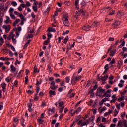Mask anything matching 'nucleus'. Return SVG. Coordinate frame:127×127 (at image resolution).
<instances>
[{
	"mask_svg": "<svg viewBox=\"0 0 127 127\" xmlns=\"http://www.w3.org/2000/svg\"><path fill=\"white\" fill-rule=\"evenodd\" d=\"M122 126L123 123L121 121H120L117 124V127H122Z\"/></svg>",
	"mask_w": 127,
	"mask_h": 127,
	"instance_id": "473e14b6",
	"label": "nucleus"
},
{
	"mask_svg": "<svg viewBox=\"0 0 127 127\" xmlns=\"http://www.w3.org/2000/svg\"><path fill=\"white\" fill-rule=\"evenodd\" d=\"M118 66L119 67V68H121V66L123 65V61L120 60L118 62Z\"/></svg>",
	"mask_w": 127,
	"mask_h": 127,
	"instance_id": "a211bd4d",
	"label": "nucleus"
},
{
	"mask_svg": "<svg viewBox=\"0 0 127 127\" xmlns=\"http://www.w3.org/2000/svg\"><path fill=\"white\" fill-rule=\"evenodd\" d=\"M14 37H15V34H13V36H12V40L13 41V43L14 44H16V39H15Z\"/></svg>",
	"mask_w": 127,
	"mask_h": 127,
	"instance_id": "ddd939ff",
	"label": "nucleus"
},
{
	"mask_svg": "<svg viewBox=\"0 0 127 127\" xmlns=\"http://www.w3.org/2000/svg\"><path fill=\"white\" fill-rule=\"evenodd\" d=\"M19 21H20V19H16L15 21L13 23V26H15V25H16V24H17V23H18Z\"/></svg>",
	"mask_w": 127,
	"mask_h": 127,
	"instance_id": "6ab92c4d",
	"label": "nucleus"
},
{
	"mask_svg": "<svg viewBox=\"0 0 127 127\" xmlns=\"http://www.w3.org/2000/svg\"><path fill=\"white\" fill-rule=\"evenodd\" d=\"M37 4H38V2L36 1V0L35 1H34L33 6L37 5Z\"/></svg>",
	"mask_w": 127,
	"mask_h": 127,
	"instance_id": "69168bd1",
	"label": "nucleus"
},
{
	"mask_svg": "<svg viewBox=\"0 0 127 127\" xmlns=\"http://www.w3.org/2000/svg\"><path fill=\"white\" fill-rule=\"evenodd\" d=\"M92 25H94L96 27H98V26L100 25V23L99 22H94Z\"/></svg>",
	"mask_w": 127,
	"mask_h": 127,
	"instance_id": "412c9836",
	"label": "nucleus"
},
{
	"mask_svg": "<svg viewBox=\"0 0 127 127\" xmlns=\"http://www.w3.org/2000/svg\"><path fill=\"white\" fill-rule=\"evenodd\" d=\"M111 93H112V90L111 89H109L105 93H104V96L107 97V98H110V97L111 96Z\"/></svg>",
	"mask_w": 127,
	"mask_h": 127,
	"instance_id": "7ed1b4c3",
	"label": "nucleus"
},
{
	"mask_svg": "<svg viewBox=\"0 0 127 127\" xmlns=\"http://www.w3.org/2000/svg\"><path fill=\"white\" fill-rule=\"evenodd\" d=\"M39 70L37 71V68H36V65L34 66V73H38Z\"/></svg>",
	"mask_w": 127,
	"mask_h": 127,
	"instance_id": "72a5a7b5",
	"label": "nucleus"
},
{
	"mask_svg": "<svg viewBox=\"0 0 127 127\" xmlns=\"http://www.w3.org/2000/svg\"><path fill=\"white\" fill-rule=\"evenodd\" d=\"M115 40V39L113 37H110L109 38L108 41H114Z\"/></svg>",
	"mask_w": 127,
	"mask_h": 127,
	"instance_id": "4d7b16f0",
	"label": "nucleus"
},
{
	"mask_svg": "<svg viewBox=\"0 0 127 127\" xmlns=\"http://www.w3.org/2000/svg\"><path fill=\"white\" fill-rule=\"evenodd\" d=\"M50 41V40H48V39H47V40L44 42L43 44H44V45H47L48 44V42H49Z\"/></svg>",
	"mask_w": 127,
	"mask_h": 127,
	"instance_id": "4c0bfd02",
	"label": "nucleus"
},
{
	"mask_svg": "<svg viewBox=\"0 0 127 127\" xmlns=\"http://www.w3.org/2000/svg\"><path fill=\"white\" fill-rule=\"evenodd\" d=\"M101 121V117H98L96 120V123H99Z\"/></svg>",
	"mask_w": 127,
	"mask_h": 127,
	"instance_id": "0e129e2a",
	"label": "nucleus"
},
{
	"mask_svg": "<svg viewBox=\"0 0 127 127\" xmlns=\"http://www.w3.org/2000/svg\"><path fill=\"white\" fill-rule=\"evenodd\" d=\"M79 12L78 11H76L75 12V17L76 18V19H78V16H79Z\"/></svg>",
	"mask_w": 127,
	"mask_h": 127,
	"instance_id": "864d4df0",
	"label": "nucleus"
},
{
	"mask_svg": "<svg viewBox=\"0 0 127 127\" xmlns=\"http://www.w3.org/2000/svg\"><path fill=\"white\" fill-rule=\"evenodd\" d=\"M25 81V84L26 85L28 82V76H26Z\"/></svg>",
	"mask_w": 127,
	"mask_h": 127,
	"instance_id": "de8ad7c7",
	"label": "nucleus"
},
{
	"mask_svg": "<svg viewBox=\"0 0 127 127\" xmlns=\"http://www.w3.org/2000/svg\"><path fill=\"white\" fill-rule=\"evenodd\" d=\"M3 28L5 29V32L8 33V32H9V31H10V28H11V26H10V25H7V26L5 25H4L3 26Z\"/></svg>",
	"mask_w": 127,
	"mask_h": 127,
	"instance_id": "f03ea898",
	"label": "nucleus"
},
{
	"mask_svg": "<svg viewBox=\"0 0 127 127\" xmlns=\"http://www.w3.org/2000/svg\"><path fill=\"white\" fill-rule=\"evenodd\" d=\"M13 11H14V9L13 8H10L9 13L10 14H13Z\"/></svg>",
	"mask_w": 127,
	"mask_h": 127,
	"instance_id": "c85d7f7f",
	"label": "nucleus"
},
{
	"mask_svg": "<svg viewBox=\"0 0 127 127\" xmlns=\"http://www.w3.org/2000/svg\"><path fill=\"white\" fill-rule=\"evenodd\" d=\"M112 100H114L115 101H117V98L116 97V94H114L111 96Z\"/></svg>",
	"mask_w": 127,
	"mask_h": 127,
	"instance_id": "7c9ffc66",
	"label": "nucleus"
},
{
	"mask_svg": "<svg viewBox=\"0 0 127 127\" xmlns=\"http://www.w3.org/2000/svg\"><path fill=\"white\" fill-rule=\"evenodd\" d=\"M82 30L89 31V30H91V26L88 25H85L82 27Z\"/></svg>",
	"mask_w": 127,
	"mask_h": 127,
	"instance_id": "20e7f679",
	"label": "nucleus"
},
{
	"mask_svg": "<svg viewBox=\"0 0 127 127\" xmlns=\"http://www.w3.org/2000/svg\"><path fill=\"white\" fill-rule=\"evenodd\" d=\"M11 4L13 6H16L17 5V3L15 1L12 2Z\"/></svg>",
	"mask_w": 127,
	"mask_h": 127,
	"instance_id": "37998d69",
	"label": "nucleus"
},
{
	"mask_svg": "<svg viewBox=\"0 0 127 127\" xmlns=\"http://www.w3.org/2000/svg\"><path fill=\"white\" fill-rule=\"evenodd\" d=\"M49 94L50 97H52V96H55L56 92H55V91L50 90L49 91Z\"/></svg>",
	"mask_w": 127,
	"mask_h": 127,
	"instance_id": "6e6552de",
	"label": "nucleus"
},
{
	"mask_svg": "<svg viewBox=\"0 0 127 127\" xmlns=\"http://www.w3.org/2000/svg\"><path fill=\"white\" fill-rule=\"evenodd\" d=\"M5 23H11V20H10V18L9 17H6V20L4 21Z\"/></svg>",
	"mask_w": 127,
	"mask_h": 127,
	"instance_id": "f8f14e48",
	"label": "nucleus"
},
{
	"mask_svg": "<svg viewBox=\"0 0 127 127\" xmlns=\"http://www.w3.org/2000/svg\"><path fill=\"white\" fill-rule=\"evenodd\" d=\"M31 5V4H30V2L27 1L26 2V6L27 7H29Z\"/></svg>",
	"mask_w": 127,
	"mask_h": 127,
	"instance_id": "c9c22d12",
	"label": "nucleus"
},
{
	"mask_svg": "<svg viewBox=\"0 0 127 127\" xmlns=\"http://www.w3.org/2000/svg\"><path fill=\"white\" fill-rule=\"evenodd\" d=\"M116 63V61H115V59H113L112 60V61L110 62L109 64L111 65V64H114Z\"/></svg>",
	"mask_w": 127,
	"mask_h": 127,
	"instance_id": "ea45409f",
	"label": "nucleus"
},
{
	"mask_svg": "<svg viewBox=\"0 0 127 127\" xmlns=\"http://www.w3.org/2000/svg\"><path fill=\"white\" fill-rule=\"evenodd\" d=\"M122 125H126V124H127V121H126V120H123L122 121Z\"/></svg>",
	"mask_w": 127,
	"mask_h": 127,
	"instance_id": "052dcab7",
	"label": "nucleus"
},
{
	"mask_svg": "<svg viewBox=\"0 0 127 127\" xmlns=\"http://www.w3.org/2000/svg\"><path fill=\"white\" fill-rule=\"evenodd\" d=\"M13 34V31H11L10 35L7 37L8 40H10L12 38Z\"/></svg>",
	"mask_w": 127,
	"mask_h": 127,
	"instance_id": "1a4fd4ad",
	"label": "nucleus"
},
{
	"mask_svg": "<svg viewBox=\"0 0 127 127\" xmlns=\"http://www.w3.org/2000/svg\"><path fill=\"white\" fill-rule=\"evenodd\" d=\"M81 78H82V76H78L77 77H75L74 78V80L75 81H79L81 79Z\"/></svg>",
	"mask_w": 127,
	"mask_h": 127,
	"instance_id": "2f4dec72",
	"label": "nucleus"
},
{
	"mask_svg": "<svg viewBox=\"0 0 127 127\" xmlns=\"http://www.w3.org/2000/svg\"><path fill=\"white\" fill-rule=\"evenodd\" d=\"M89 124V120H87V122H84L81 124V126L83 127V126H87Z\"/></svg>",
	"mask_w": 127,
	"mask_h": 127,
	"instance_id": "dca6fc26",
	"label": "nucleus"
},
{
	"mask_svg": "<svg viewBox=\"0 0 127 127\" xmlns=\"http://www.w3.org/2000/svg\"><path fill=\"white\" fill-rule=\"evenodd\" d=\"M0 45H2V44H3V43L4 42V41L3 40V38H0Z\"/></svg>",
	"mask_w": 127,
	"mask_h": 127,
	"instance_id": "f704fd0d",
	"label": "nucleus"
},
{
	"mask_svg": "<svg viewBox=\"0 0 127 127\" xmlns=\"http://www.w3.org/2000/svg\"><path fill=\"white\" fill-rule=\"evenodd\" d=\"M112 20H113V19H109V18L105 19V21L106 22H110L112 21Z\"/></svg>",
	"mask_w": 127,
	"mask_h": 127,
	"instance_id": "603ef678",
	"label": "nucleus"
},
{
	"mask_svg": "<svg viewBox=\"0 0 127 127\" xmlns=\"http://www.w3.org/2000/svg\"><path fill=\"white\" fill-rule=\"evenodd\" d=\"M80 13H81L82 14V15H85V11H84V10H83L82 9H81L79 11Z\"/></svg>",
	"mask_w": 127,
	"mask_h": 127,
	"instance_id": "5fc2aeb1",
	"label": "nucleus"
},
{
	"mask_svg": "<svg viewBox=\"0 0 127 127\" xmlns=\"http://www.w3.org/2000/svg\"><path fill=\"white\" fill-rule=\"evenodd\" d=\"M108 100V98H103L100 102L99 104L100 105H102L104 104V103H105V102H106Z\"/></svg>",
	"mask_w": 127,
	"mask_h": 127,
	"instance_id": "9b49d317",
	"label": "nucleus"
},
{
	"mask_svg": "<svg viewBox=\"0 0 127 127\" xmlns=\"http://www.w3.org/2000/svg\"><path fill=\"white\" fill-rule=\"evenodd\" d=\"M114 14H115V11H114V10L111 11L109 13V15H114Z\"/></svg>",
	"mask_w": 127,
	"mask_h": 127,
	"instance_id": "3c124183",
	"label": "nucleus"
},
{
	"mask_svg": "<svg viewBox=\"0 0 127 127\" xmlns=\"http://www.w3.org/2000/svg\"><path fill=\"white\" fill-rule=\"evenodd\" d=\"M63 105H64V102L63 101H60L59 102V107L61 108V107H63Z\"/></svg>",
	"mask_w": 127,
	"mask_h": 127,
	"instance_id": "a878e982",
	"label": "nucleus"
},
{
	"mask_svg": "<svg viewBox=\"0 0 127 127\" xmlns=\"http://www.w3.org/2000/svg\"><path fill=\"white\" fill-rule=\"evenodd\" d=\"M47 36H48V40H50V38H51L52 37V34H51V33H50V32L47 33Z\"/></svg>",
	"mask_w": 127,
	"mask_h": 127,
	"instance_id": "5701e85b",
	"label": "nucleus"
},
{
	"mask_svg": "<svg viewBox=\"0 0 127 127\" xmlns=\"http://www.w3.org/2000/svg\"><path fill=\"white\" fill-rule=\"evenodd\" d=\"M65 81H66V83H69V82H70V77H69L68 76L66 77L65 78Z\"/></svg>",
	"mask_w": 127,
	"mask_h": 127,
	"instance_id": "09e8293b",
	"label": "nucleus"
},
{
	"mask_svg": "<svg viewBox=\"0 0 127 127\" xmlns=\"http://www.w3.org/2000/svg\"><path fill=\"white\" fill-rule=\"evenodd\" d=\"M124 100H125V96L121 95L120 97L118 98L117 101L118 102H122V101H124Z\"/></svg>",
	"mask_w": 127,
	"mask_h": 127,
	"instance_id": "9d476101",
	"label": "nucleus"
},
{
	"mask_svg": "<svg viewBox=\"0 0 127 127\" xmlns=\"http://www.w3.org/2000/svg\"><path fill=\"white\" fill-rule=\"evenodd\" d=\"M38 122L39 123V124H42V123H43V120H42L41 118L38 119Z\"/></svg>",
	"mask_w": 127,
	"mask_h": 127,
	"instance_id": "c03bdc74",
	"label": "nucleus"
},
{
	"mask_svg": "<svg viewBox=\"0 0 127 127\" xmlns=\"http://www.w3.org/2000/svg\"><path fill=\"white\" fill-rule=\"evenodd\" d=\"M64 23L65 26H70V23H69V21L68 20H64Z\"/></svg>",
	"mask_w": 127,
	"mask_h": 127,
	"instance_id": "0eeeda50",
	"label": "nucleus"
},
{
	"mask_svg": "<svg viewBox=\"0 0 127 127\" xmlns=\"http://www.w3.org/2000/svg\"><path fill=\"white\" fill-rule=\"evenodd\" d=\"M103 77L102 76H100L99 77H97L98 81H103Z\"/></svg>",
	"mask_w": 127,
	"mask_h": 127,
	"instance_id": "8fccbe9b",
	"label": "nucleus"
},
{
	"mask_svg": "<svg viewBox=\"0 0 127 127\" xmlns=\"http://www.w3.org/2000/svg\"><path fill=\"white\" fill-rule=\"evenodd\" d=\"M64 20H68V15L66 14L64 16Z\"/></svg>",
	"mask_w": 127,
	"mask_h": 127,
	"instance_id": "e2e57ef3",
	"label": "nucleus"
},
{
	"mask_svg": "<svg viewBox=\"0 0 127 127\" xmlns=\"http://www.w3.org/2000/svg\"><path fill=\"white\" fill-rule=\"evenodd\" d=\"M116 127V124H111L110 125V127Z\"/></svg>",
	"mask_w": 127,
	"mask_h": 127,
	"instance_id": "774afa93",
	"label": "nucleus"
},
{
	"mask_svg": "<svg viewBox=\"0 0 127 127\" xmlns=\"http://www.w3.org/2000/svg\"><path fill=\"white\" fill-rule=\"evenodd\" d=\"M125 116H126V112H123V113H121V117L122 118V119H124L125 118Z\"/></svg>",
	"mask_w": 127,
	"mask_h": 127,
	"instance_id": "49530a36",
	"label": "nucleus"
},
{
	"mask_svg": "<svg viewBox=\"0 0 127 127\" xmlns=\"http://www.w3.org/2000/svg\"><path fill=\"white\" fill-rule=\"evenodd\" d=\"M75 95H76V93H73L70 95L69 97L73 98V97H75Z\"/></svg>",
	"mask_w": 127,
	"mask_h": 127,
	"instance_id": "bf43d9fd",
	"label": "nucleus"
},
{
	"mask_svg": "<svg viewBox=\"0 0 127 127\" xmlns=\"http://www.w3.org/2000/svg\"><path fill=\"white\" fill-rule=\"evenodd\" d=\"M32 37H33V34H32L30 33H28L27 38H32Z\"/></svg>",
	"mask_w": 127,
	"mask_h": 127,
	"instance_id": "cd10ccee",
	"label": "nucleus"
},
{
	"mask_svg": "<svg viewBox=\"0 0 127 127\" xmlns=\"http://www.w3.org/2000/svg\"><path fill=\"white\" fill-rule=\"evenodd\" d=\"M118 114H119V111H117L116 109H115L114 110V117H116Z\"/></svg>",
	"mask_w": 127,
	"mask_h": 127,
	"instance_id": "79ce46f5",
	"label": "nucleus"
},
{
	"mask_svg": "<svg viewBox=\"0 0 127 127\" xmlns=\"http://www.w3.org/2000/svg\"><path fill=\"white\" fill-rule=\"evenodd\" d=\"M81 110H82V108L79 107L77 108L76 110L74 111V113H76V114H79V113L81 112Z\"/></svg>",
	"mask_w": 127,
	"mask_h": 127,
	"instance_id": "f3484780",
	"label": "nucleus"
},
{
	"mask_svg": "<svg viewBox=\"0 0 127 127\" xmlns=\"http://www.w3.org/2000/svg\"><path fill=\"white\" fill-rule=\"evenodd\" d=\"M71 84L72 85H75V84H76V80H75V79L72 78Z\"/></svg>",
	"mask_w": 127,
	"mask_h": 127,
	"instance_id": "e433bc0d",
	"label": "nucleus"
},
{
	"mask_svg": "<svg viewBox=\"0 0 127 127\" xmlns=\"http://www.w3.org/2000/svg\"><path fill=\"white\" fill-rule=\"evenodd\" d=\"M2 88V91L4 92V93H5V89H6V84L5 83L3 82L1 85Z\"/></svg>",
	"mask_w": 127,
	"mask_h": 127,
	"instance_id": "39448f33",
	"label": "nucleus"
},
{
	"mask_svg": "<svg viewBox=\"0 0 127 127\" xmlns=\"http://www.w3.org/2000/svg\"><path fill=\"white\" fill-rule=\"evenodd\" d=\"M78 3H79V0H75V5L77 9H79V5L78 4Z\"/></svg>",
	"mask_w": 127,
	"mask_h": 127,
	"instance_id": "4468645a",
	"label": "nucleus"
},
{
	"mask_svg": "<svg viewBox=\"0 0 127 127\" xmlns=\"http://www.w3.org/2000/svg\"><path fill=\"white\" fill-rule=\"evenodd\" d=\"M28 108H31L32 107V103H29L28 104Z\"/></svg>",
	"mask_w": 127,
	"mask_h": 127,
	"instance_id": "680f3d73",
	"label": "nucleus"
},
{
	"mask_svg": "<svg viewBox=\"0 0 127 127\" xmlns=\"http://www.w3.org/2000/svg\"><path fill=\"white\" fill-rule=\"evenodd\" d=\"M68 40H69V37L67 36L65 38H64V44H66V43L68 42Z\"/></svg>",
	"mask_w": 127,
	"mask_h": 127,
	"instance_id": "393cba45",
	"label": "nucleus"
},
{
	"mask_svg": "<svg viewBox=\"0 0 127 127\" xmlns=\"http://www.w3.org/2000/svg\"><path fill=\"white\" fill-rule=\"evenodd\" d=\"M120 24V22L118 20H116L115 23H114L112 25L114 27H117Z\"/></svg>",
	"mask_w": 127,
	"mask_h": 127,
	"instance_id": "423d86ee",
	"label": "nucleus"
},
{
	"mask_svg": "<svg viewBox=\"0 0 127 127\" xmlns=\"http://www.w3.org/2000/svg\"><path fill=\"white\" fill-rule=\"evenodd\" d=\"M10 15L12 19H15V16L13 14H10Z\"/></svg>",
	"mask_w": 127,
	"mask_h": 127,
	"instance_id": "6e6d98bb",
	"label": "nucleus"
},
{
	"mask_svg": "<svg viewBox=\"0 0 127 127\" xmlns=\"http://www.w3.org/2000/svg\"><path fill=\"white\" fill-rule=\"evenodd\" d=\"M99 127H106V126L104 125V124H103V123H100L99 124Z\"/></svg>",
	"mask_w": 127,
	"mask_h": 127,
	"instance_id": "338daca9",
	"label": "nucleus"
},
{
	"mask_svg": "<svg viewBox=\"0 0 127 127\" xmlns=\"http://www.w3.org/2000/svg\"><path fill=\"white\" fill-rule=\"evenodd\" d=\"M115 53H116V51L113 50L110 53V56L113 57L115 55Z\"/></svg>",
	"mask_w": 127,
	"mask_h": 127,
	"instance_id": "c756f323",
	"label": "nucleus"
},
{
	"mask_svg": "<svg viewBox=\"0 0 127 127\" xmlns=\"http://www.w3.org/2000/svg\"><path fill=\"white\" fill-rule=\"evenodd\" d=\"M106 91L105 89H103L102 88H99L97 89V92L96 93L97 96H101L102 94L104 93V92Z\"/></svg>",
	"mask_w": 127,
	"mask_h": 127,
	"instance_id": "f257e3e1",
	"label": "nucleus"
},
{
	"mask_svg": "<svg viewBox=\"0 0 127 127\" xmlns=\"http://www.w3.org/2000/svg\"><path fill=\"white\" fill-rule=\"evenodd\" d=\"M106 110H107V108H106V107H103L102 109H101V110H100V111L99 112V113H103V112L106 111Z\"/></svg>",
	"mask_w": 127,
	"mask_h": 127,
	"instance_id": "58836bf2",
	"label": "nucleus"
},
{
	"mask_svg": "<svg viewBox=\"0 0 127 127\" xmlns=\"http://www.w3.org/2000/svg\"><path fill=\"white\" fill-rule=\"evenodd\" d=\"M11 70L12 73H14L15 71H16V69L15 68V67L13 66V65H11Z\"/></svg>",
	"mask_w": 127,
	"mask_h": 127,
	"instance_id": "2eb2a0df",
	"label": "nucleus"
},
{
	"mask_svg": "<svg viewBox=\"0 0 127 127\" xmlns=\"http://www.w3.org/2000/svg\"><path fill=\"white\" fill-rule=\"evenodd\" d=\"M31 17H32V18H35V17H36V16L35 15V14H34V13L32 12L31 13Z\"/></svg>",
	"mask_w": 127,
	"mask_h": 127,
	"instance_id": "13d9d810",
	"label": "nucleus"
},
{
	"mask_svg": "<svg viewBox=\"0 0 127 127\" xmlns=\"http://www.w3.org/2000/svg\"><path fill=\"white\" fill-rule=\"evenodd\" d=\"M9 46H10L12 50H13V51H15V48H14V47L13 46H12V45H9L8 44Z\"/></svg>",
	"mask_w": 127,
	"mask_h": 127,
	"instance_id": "a19ab883",
	"label": "nucleus"
},
{
	"mask_svg": "<svg viewBox=\"0 0 127 127\" xmlns=\"http://www.w3.org/2000/svg\"><path fill=\"white\" fill-rule=\"evenodd\" d=\"M64 108H65L64 106H63L62 107H61L60 109L59 113H62V112H63V110H64Z\"/></svg>",
	"mask_w": 127,
	"mask_h": 127,
	"instance_id": "a18cd8bd",
	"label": "nucleus"
},
{
	"mask_svg": "<svg viewBox=\"0 0 127 127\" xmlns=\"http://www.w3.org/2000/svg\"><path fill=\"white\" fill-rule=\"evenodd\" d=\"M32 8L34 12H37V5L33 6Z\"/></svg>",
	"mask_w": 127,
	"mask_h": 127,
	"instance_id": "aec40b11",
	"label": "nucleus"
},
{
	"mask_svg": "<svg viewBox=\"0 0 127 127\" xmlns=\"http://www.w3.org/2000/svg\"><path fill=\"white\" fill-rule=\"evenodd\" d=\"M12 79V78H11V77H8L6 78L5 80L7 83H9L11 81Z\"/></svg>",
	"mask_w": 127,
	"mask_h": 127,
	"instance_id": "4be33fe9",
	"label": "nucleus"
},
{
	"mask_svg": "<svg viewBox=\"0 0 127 127\" xmlns=\"http://www.w3.org/2000/svg\"><path fill=\"white\" fill-rule=\"evenodd\" d=\"M21 124L23 127H25V125H24V119L23 118L21 119Z\"/></svg>",
	"mask_w": 127,
	"mask_h": 127,
	"instance_id": "bb28decb",
	"label": "nucleus"
},
{
	"mask_svg": "<svg viewBox=\"0 0 127 127\" xmlns=\"http://www.w3.org/2000/svg\"><path fill=\"white\" fill-rule=\"evenodd\" d=\"M18 16L22 19V20H24V19H26V18H24V16H23L22 14H20V15H18Z\"/></svg>",
	"mask_w": 127,
	"mask_h": 127,
	"instance_id": "b1692460",
	"label": "nucleus"
}]
</instances>
